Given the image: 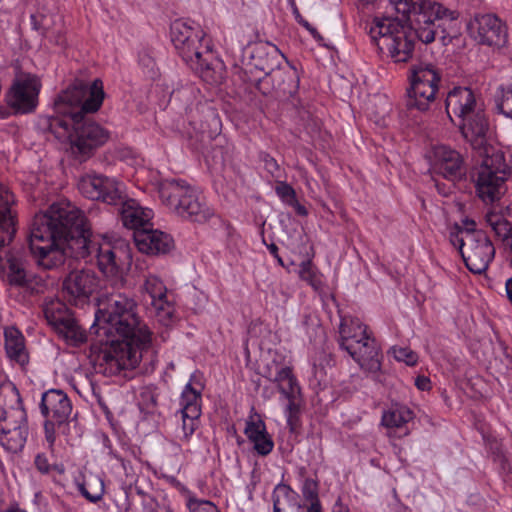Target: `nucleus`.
Listing matches in <instances>:
<instances>
[{
  "instance_id": "obj_34",
  "label": "nucleus",
  "mask_w": 512,
  "mask_h": 512,
  "mask_svg": "<svg viewBox=\"0 0 512 512\" xmlns=\"http://www.w3.org/2000/svg\"><path fill=\"white\" fill-rule=\"evenodd\" d=\"M79 492L91 503L99 502L105 493L103 479L95 474H90L83 482H77Z\"/></svg>"
},
{
  "instance_id": "obj_36",
  "label": "nucleus",
  "mask_w": 512,
  "mask_h": 512,
  "mask_svg": "<svg viewBox=\"0 0 512 512\" xmlns=\"http://www.w3.org/2000/svg\"><path fill=\"white\" fill-rule=\"evenodd\" d=\"M201 399V391L194 388L191 382L187 383L181 394L179 413L201 415Z\"/></svg>"
},
{
  "instance_id": "obj_27",
  "label": "nucleus",
  "mask_w": 512,
  "mask_h": 512,
  "mask_svg": "<svg viewBox=\"0 0 512 512\" xmlns=\"http://www.w3.org/2000/svg\"><path fill=\"white\" fill-rule=\"evenodd\" d=\"M484 141L485 139L481 145L472 144L474 147L479 148V155L482 157L481 163L475 168V171L493 172V174L503 176V178L507 179L510 173V167L506 162L503 151L493 146L484 145Z\"/></svg>"
},
{
  "instance_id": "obj_30",
  "label": "nucleus",
  "mask_w": 512,
  "mask_h": 512,
  "mask_svg": "<svg viewBox=\"0 0 512 512\" xmlns=\"http://www.w3.org/2000/svg\"><path fill=\"white\" fill-rule=\"evenodd\" d=\"M271 82L280 97L291 96L298 89V77L291 69L276 67L271 73Z\"/></svg>"
},
{
  "instance_id": "obj_23",
  "label": "nucleus",
  "mask_w": 512,
  "mask_h": 512,
  "mask_svg": "<svg viewBox=\"0 0 512 512\" xmlns=\"http://www.w3.org/2000/svg\"><path fill=\"white\" fill-rule=\"evenodd\" d=\"M477 25L476 40L479 43L502 47L507 42V29L502 21L495 15L485 14L475 19Z\"/></svg>"
},
{
  "instance_id": "obj_39",
  "label": "nucleus",
  "mask_w": 512,
  "mask_h": 512,
  "mask_svg": "<svg viewBox=\"0 0 512 512\" xmlns=\"http://www.w3.org/2000/svg\"><path fill=\"white\" fill-rule=\"evenodd\" d=\"M138 407L141 412L151 415L155 414L158 409V393L155 388L143 387L137 398Z\"/></svg>"
},
{
  "instance_id": "obj_32",
  "label": "nucleus",
  "mask_w": 512,
  "mask_h": 512,
  "mask_svg": "<svg viewBox=\"0 0 512 512\" xmlns=\"http://www.w3.org/2000/svg\"><path fill=\"white\" fill-rule=\"evenodd\" d=\"M43 314L48 324L56 331L73 317L67 306L57 299L45 302Z\"/></svg>"
},
{
  "instance_id": "obj_22",
  "label": "nucleus",
  "mask_w": 512,
  "mask_h": 512,
  "mask_svg": "<svg viewBox=\"0 0 512 512\" xmlns=\"http://www.w3.org/2000/svg\"><path fill=\"white\" fill-rule=\"evenodd\" d=\"M279 51L269 43L255 44L250 51L249 61L245 64V74L258 72L259 75L270 74L279 66Z\"/></svg>"
},
{
  "instance_id": "obj_8",
  "label": "nucleus",
  "mask_w": 512,
  "mask_h": 512,
  "mask_svg": "<svg viewBox=\"0 0 512 512\" xmlns=\"http://www.w3.org/2000/svg\"><path fill=\"white\" fill-rule=\"evenodd\" d=\"M0 444L9 453L22 451L28 437L27 414L19 390L13 386L0 393Z\"/></svg>"
},
{
  "instance_id": "obj_13",
  "label": "nucleus",
  "mask_w": 512,
  "mask_h": 512,
  "mask_svg": "<svg viewBox=\"0 0 512 512\" xmlns=\"http://www.w3.org/2000/svg\"><path fill=\"white\" fill-rule=\"evenodd\" d=\"M410 87L407 89L406 106L424 112L434 102L441 80L437 69L430 63H418L410 68Z\"/></svg>"
},
{
  "instance_id": "obj_2",
  "label": "nucleus",
  "mask_w": 512,
  "mask_h": 512,
  "mask_svg": "<svg viewBox=\"0 0 512 512\" xmlns=\"http://www.w3.org/2000/svg\"><path fill=\"white\" fill-rule=\"evenodd\" d=\"M95 333L108 338L118 335L122 340L106 341V347L97 356V372L115 376L122 370L134 369L149 347L151 332L137 314L134 299L123 293L102 296L95 314Z\"/></svg>"
},
{
  "instance_id": "obj_4",
  "label": "nucleus",
  "mask_w": 512,
  "mask_h": 512,
  "mask_svg": "<svg viewBox=\"0 0 512 512\" xmlns=\"http://www.w3.org/2000/svg\"><path fill=\"white\" fill-rule=\"evenodd\" d=\"M397 14L406 20L414 33V40L429 44L440 35L445 44L452 38V26L458 18L456 11L449 10L442 4L431 0H389Z\"/></svg>"
},
{
  "instance_id": "obj_54",
  "label": "nucleus",
  "mask_w": 512,
  "mask_h": 512,
  "mask_svg": "<svg viewBox=\"0 0 512 512\" xmlns=\"http://www.w3.org/2000/svg\"><path fill=\"white\" fill-rule=\"evenodd\" d=\"M267 248L269 250V252L275 257V259L277 260V262L281 265V266H284V263H283V260L282 258L279 256L278 254V247L276 244L274 243H271L269 245H267Z\"/></svg>"
},
{
  "instance_id": "obj_56",
  "label": "nucleus",
  "mask_w": 512,
  "mask_h": 512,
  "mask_svg": "<svg viewBox=\"0 0 512 512\" xmlns=\"http://www.w3.org/2000/svg\"><path fill=\"white\" fill-rule=\"evenodd\" d=\"M308 31L316 41L323 40V37L320 35V33L317 31L315 27L312 26Z\"/></svg>"
},
{
  "instance_id": "obj_62",
  "label": "nucleus",
  "mask_w": 512,
  "mask_h": 512,
  "mask_svg": "<svg viewBox=\"0 0 512 512\" xmlns=\"http://www.w3.org/2000/svg\"><path fill=\"white\" fill-rule=\"evenodd\" d=\"M6 512H24V511H21L19 509H10V510H7Z\"/></svg>"
},
{
  "instance_id": "obj_10",
  "label": "nucleus",
  "mask_w": 512,
  "mask_h": 512,
  "mask_svg": "<svg viewBox=\"0 0 512 512\" xmlns=\"http://www.w3.org/2000/svg\"><path fill=\"white\" fill-rule=\"evenodd\" d=\"M339 346L365 371L380 370V352L375 339L367 334V328L357 318H343L339 327Z\"/></svg>"
},
{
  "instance_id": "obj_55",
  "label": "nucleus",
  "mask_w": 512,
  "mask_h": 512,
  "mask_svg": "<svg viewBox=\"0 0 512 512\" xmlns=\"http://www.w3.org/2000/svg\"><path fill=\"white\" fill-rule=\"evenodd\" d=\"M290 206H293L295 209H296V212L299 214V215H302V216H305L307 215V210L306 208L301 205L298 200L296 199V203H291Z\"/></svg>"
},
{
  "instance_id": "obj_12",
  "label": "nucleus",
  "mask_w": 512,
  "mask_h": 512,
  "mask_svg": "<svg viewBox=\"0 0 512 512\" xmlns=\"http://www.w3.org/2000/svg\"><path fill=\"white\" fill-rule=\"evenodd\" d=\"M40 411L44 417L45 439L53 451L57 433L66 434L68 431L72 404L62 390L51 389L43 393Z\"/></svg>"
},
{
  "instance_id": "obj_49",
  "label": "nucleus",
  "mask_w": 512,
  "mask_h": 512,
  "mask_svg": "<svg viewBox=\"0 0 512 512\" xmlns=\"http://www.w3.org/2000/svg\"><path fill=\"white\" fill-rule=\"evenodd\" d=\"M298 395H293V397H285L288 400L287 405V422L289 425H294L295 420L297 419V414L299 412V404L296 402V398Z\"/></svg>"
},
{
  "instance_id": "obj_21",
  "label": "nucleus",
  "mask_w": 512,
  "mask_h": 512,
  "mask_svg": "<svg viewBox=\"0 0 512 512\" xmlns=\"http://www.w3.org/2000/svg\"><path fill=\"white\" fill-rule=\"evenodd\" d=\"M136 247L142 253L148 255H160L168 253L173 247V239L170 235L153 229L152 226L133 232Z\"/></svg>"
},
{
  "instance_id": "obj_43",
  "label": "nucleus",
  "mask_w": 512,
  "mask_h": 512,
  "mask_svg": "<svg viewBox=\"0 0 512 512\" xmlns=\"http://www.w3.org/2000/svg\"><path fill=\"white\" fill-rule=\"evenodd\" d=\"M500 92L497 108L500 113L512 119V84L501 87Z\"/></svg>"
},
{
  "instance_id": "obj_60",
  "label": "nucleus",
  "mask_w": 512,
  "mask_h": 512,
  "mask_svg": "<svg viewBox=\"0 0 512 512\" xmlns=\"http://www.w3.org/2000/svg\"><path fill=\"white\" fill-rule=\"evenodd\" d=\"M151 512H170L169 510H167L166 508L164 507H158L156 509H153L151 510Z\"/></svg>"
},
{
  "instance_id": "obj_6",
  "label": "nucleus",
  "mask_w": 512,
  "mask_h": 512,
  "mask_svg": "<svg viewBox=\"0 0 512 512\" xmlns=\"http://www.w3.org/2000/svg\"><path fill=\"white\" fill-rule=\"evenodd\" d=\"M446 113L471 144L481 145L488 129L484 111L468 87H455L446 97Z\"/></svg>"
},
{
  "instance_id": "obj_3",
  "label": "nucleus",
  "mask_w": 512,
  "mask_h": 512,
  "mask_svg": "<svg viewBox=\"0 0 512 512\" xmlns=\"http://www.w3.org/2000/svg\"><path fill=\"white\" fill-rule=\"evenodd\" d=\"M172 44L183 61L210 84L222 80V63L213 51L211 39L200 25L177 19L170 26Z\"/></svg>"
},
{
  "instance_id": "obj_5",
  "label": "nucleus",
  "mask_w": 512,
  "mask_h": 512,
  "mask_svg": "<svg viewBox=\"0 0 512 512\" xmlns=\"http://www.w3.org/2000/svg\"><path fill=\"white\" fill-rule=\"evenodd\" d=\"M43 131L50 132L62 143L70 144L73 154L89 156L108 139L107 131L86 114H75L72 118L43 117L39 120Z\"/></svg>"
},
{
  "instance_id": "obj_61",
  "label": "nucleus",
  "mask_w": 512,
  "mask_h": 512,
  "mask_svg": "<svg viewBox=\"0 0 512 512\" xmlns=\"http://www.w3.org/2000/svg\"><path fill=\"white\" fill-rule=\"evenodd\" d=\"M64 43H65L64 38L60 36L59 39L57 40V44L63 45Z\"/></svg>"
},
{
  "instance_id": "obj_24",
  "label": "nucleus",
  "mask_w": 512,
  "mask_h": 512,
  "mask_svg": "<svg viewBox=\"0 0 512 512\" xmlns=\"http://www.w3.org/2000/svg\"><path fill=\"white\" fill-rule=\"evenodd\" d=\"M472 178L478 197L486 204H493L499 201L506 193L505 182L507 179L503 178V176L493 174V172L474 170Z\"/></svg>"
},
{
  "instance_id": "obj_18",
  "label": "nucleus",
  "mask_w": 512,
  "mask_h": 512,
  "mask_svg": "<svg viewBox=\"0 0 512 512\" xmlns=\"http://www.w3.org/2000/svg\"><path fill=\"white\" fill-rule=\"evenodd\" d=\"M98 288L99 278L89 269L71 271L62 285L64 297L75 305L85 303Z\"/></svg>"
},
{
  "instance_id": "obj_37",
  "label": "nucleus",
  "mask_w": 512,
  "mask_h": 512,
  "mask_svg": "<svg viewBox=\"0 0 512 512\" xmlns=\"http://www.w3.org/2000/svg\"><path fill=\"white\" fill-rule=\"evenodd\" d=\"M61 335L68 345L78 347L87 341V335L84 329L72 317L68 322L56 331Z\"/></svg>"
},
{
  "instance_id": "obj_1",
  "label": "nucleus",
  "mask_w": 512,
  "mask_h": 512,
  "mask_svg": "<svg viewBox=\"0 0 512 512\" xmlns=\"http://www.w3.org/2000/svg\"><path fill=\"white\" fill-rule=\"evenodd\" d=\"M83 212L69 202L52 204L45 214L35 215L29 235V248L37 265L52 270L64 264L67 256L83 259L97 252V264L106 277L121 278L126 252L103 243L96 247Z\"/></svg>"
},
{
  "instance_id": "obj_26",
  "label": "nucleus",
  "mask_w": 512,
  "mask_h": 512,
  "mask_svg": "<svg viewBox=\"0 0 512 512\" xmlns=\"http://www.w3.org/2000/svg\"><path fill=\"white\" fill-rule=\"evenodd\" d=\"M14 203V194L7 186L0 184V245L9 244L16 232L15 213L12 209Z\"/></svg>"
},
{
  "instance_id": "obj_19",
  "label": "nucleus",
  "mask_w": 512,
  "mask_h": 512,
  "mask_svg": "<svg viewBox=\"0 0 512 512\" xmlns=\"http://www.w3.org/2000/svg\"><path fill=\"white\" fill-rule=\"evenodd\" d=\"M4 246L0 245V278L10 286L25 287L29 279L24 250L5 251Z\"/></svg>"
},
{
  "instance_id": "obj_57",
  "label": "nucleus",
  "mask_w": 512,
  "mask_h": 512,
  "mask_svg": "<svg viewBox=\"0 0 512 512\" xmlns=\"http://www.w3.org/2000/svg\"><path fill=\"white\" fill-rule=\"evenodd\" d=\"M298 475L299 477L302 479V481L305 479V478H308L307 477V469L302 466V467H299L298 469Z\"/></svg>"
},
{
  "instance_id": "obj_35",
  "label": "nucleus",
  "mask_w": 512,
  "mask_h": 512,
  "mask_svg": "<svg viewBox=\"0 0 512 512\" xmlns=\"http://www.w3.org/2000/svg\"><path fill=\"white\" fill-rule=\"evenodd\" d=\"M413 416L408 407L395 405L383 413L381 422L387 428H402L413 419Z\"/></svg>"
},
{
  "instance_id": "obj_16",
  "label": "nucleus",
  "mask_w": 512,
  "mask_h": 512,
  "mask_svg": "<svg viewBox=\"0 0 512 512\" xmlns=\"http://www.w3.org/2000/svg\"><path fill=\"white\" fill-rule=\"evenodd\" d=\"M433 174L455 182L464 175V161L461 154L445 145L434 146L427 154Z\"/></svg>"
},
{
  "instance_id": "obj_58",
  "label": "nucleus",
  "mask_w": 512,
  "mask_h": 512,
  "mask_svg": "<svg viewBox=\"0 0 512 512\" xmlns=\"http://www.w3.org/2000/svg\"><path fill=\"white\" fill-rule=\"evenodd\" d=\"M293 14L298 23H300L304 19L296 7H294L293 9Z\"/></svg>"
},
{
  "instance_id": "obj_15",
  "label": "nucleus",
  "mask_w": 512,
  "mask_h": 512,
  "mask_svg": "<svg viewBox=\"0 0 512 512\" xmlns=\"http://www.w3.org/2000/svg\"><path fill=\"white\" fill-rule=\"evenodd\" d=\"M41 86V81L36 75L18 76L6 95L7 104L18 114L33 112L38 105Z\"/></svg>"
},
{
  "instance_id": "obj_14",
  "label": "nucleus",
  "mask_w": 512,
  "mask_h": 512,
  "mask_svg": "<svg viewBox=\"0 0 512 512\" xmlns=\"http://www.w3.org/2000/svg\"><path fill=\"white\" fill-rule=\"evenodd\" d=\"M79 192L88 199L117 204L124 198L125 185L115 178L100 174H87L78 181Z\"/></svg>"
},
{
  "instance_id": "obj_40",
  "label": "nucleus",
  "mask_w": 512,
  "mask_h": 512,
  "mask_svg": "<svg viewBox=\"0 0 512 512\" xmlns=\"http://www.w3.org/2000/svg\"><path fill=\"white\" fill-rule=\"evenodd\" d=\"M181 418V430L178 435L179 439L188 442L195 430L199 426L200 415H192L191 413H179Z\"/></svg>"
},
{
  "instance_id": "obj_9",
  "label": "nucleus",
  "mask_w": 512,
  "mask_h": 512,
  "mask_svg": "<svg viewBox=\"0 0 512 512\" xmlns=\"http://www.w3.org/2000/svg\"><path fill=\"white\" fill-rule=\"evenodd\" d=\"M158 192L162 202L184 219L203 223L213 214L199 193L184 180H162Z\"/></svg>"
},
{
  "instance_id": "obj_20",
  "label": "nucleus",
  "mask_w": 512,
  "mask_h": 512,
  "mask_svg": "<svg viewBox=\"0 0 512 512\" xmlns=\"http://www.w3.org/2000/svg\"><path fill=\"white\" fill-rule=\"evenodd\" d=\"M144 290L151 298V306L158 321L169 325L174 315V307L167 300V288L156 275H148L144 282Z\"/></svg>"
},
{
  "instance_id": "obj_51",
  "label": "nucleus",
  "mask_w": 512,
  "mask_h": 512,
  "mask_svg": "<svg viewBox=\"0 0 512 512\" xmlns=\"http://www.w3.org/2000/svg\"><path fill=\"white\" fill-rule=\"evenodd\" d=\"M415 386L421 391H428L431 389V381L428 377L420 375L415 379Z\"/></svg>"
},
{
  "instance_id": "obj_41",
  "label": "nucleus",
  "mask_w": 512,
  "mask_h": 512,
  "mask_svg": "<svg viewBox=\"0 0 512 512\" xmlns=\"http://www.w3.org/2000/svg\"><path fill=\"white\" fill-rule=\"evenodd\" d=\"M34 465L37 471L44 475L49 474L51 471H56L60 475L65 473V466L62 463L50 464L45 453H38L35 456Z\"/></svg>"
},
{
  "instance_id": "obj_46",
  "label": "nucleus",
  "mask_w": 512,
  "mask_h": 512,
  "mask_svg": "<svg viewBox=\"0 0 512 512\" xmlns=\"http://www.w3.org/2000/svg\"><path fill=\"white\" fill-rule=\"evenodd\" d=\"M276 194L280 197V199L290 205L291 203H296V193L295 190L287 183L280 182L275 188Z\"/></svg>"
},
{
  "instance_id": "obj_17",
  "label": "nucleus",
  "mask_w": 512,
  "mask_h": 512,
  "mask_svg": "<svg viewBox=\"0 0 512 512\" xmlns=\"http://www.w3.org/2000/svg\"><path fill=\"white\" fill-rule=\"evenodd\" d=\"M466 267L474 274L484 273L495 256V248L485 232L474 233L466 240V249L462 251Z\"/></svg>"
},
{
  "instance_id": "obj_29",
  "label": "nucleus",
  "mask_w": 512,
  "mask_h": 512,
  "mask_svg": "<svg viewBox=\"0 0 512 512\" xmlns=\"http://www.w3.org/2000/svg\"><path fill=\"white\" fill-rule=\"evenodd\" d=\"M5 351L11 361L24 366L29 362V355L25 347L23 334L15 327L4 330Z\"/></svg>"
},
{
  "instance_id": "obj_11",
  "label": "nucleus",
  "mask_w": 512,
  "mask_h": 512,
  "mask_svg": "<svg viewBox=\"0 0 512 512\" xmlns=\"http://www.w3.org/2000/svg\"><path fill=\"white\" fill-rule=\"evenodd\" d=\"M104 100V90L99 79L88 85L82 80H75L55 99L54 117L72 118L75 114L83 115L99 110Z\"/></svg>"
},
{
  "instance_id": "obj_38",
  "label": "nucleus",
  "mask_w": 512,
  "mask_h": 512,
  "mask_svg": "<svg viewBox=\"0 0 512 512\" xmlns=\"http://www.w3.org/2000/svg\"><path fill=\"white\" fill-rule=\"evenodd\" d=\"M301 493L304 501L307 502V512H322L317 479L305 478L302 481Z\"/></svg>"
},
{
  "instance_id": "obj_7",
  "label": "nucleus",
  "mask_w": 512,
  "mask_h": 512,
  "mask_svg": "<svg viewBox=\"0 0 512 512\" xmlns=\"http://www.w3.org/2000/svg\"><path fill=\"white\" fill-rule=\"evenodd\" d=\"M379 52L394 63L408 62L414 53V33L409 24L398 18H375L369 30Z\"/></svg>"
},
{
  "instance_id": "obj_50",
  "label": "nucleus",
  "mask_w": 512,
  "mask_h": 512,
  "mask_svg": "<svg viewBox=\"0 0 512 512\" xmlns=\"http://www.w3.org/2000/svg\"><path fill=\"white\" fill-rule=\"evenodd\" d=\"M290 492H293V490L288 485L280 484L275 488L273 493V512L282 511L279 494L282 493L283 495L288 496Z\"/></svg>"
},
{
  "instance_id": "obj_59",
  "label": "nucleus",
  "mask_w": 512,
  "mask_h": 512,
  "mask_svg": "<svg viewBox=\"0 0 512 512\" xmlns=\"http://www.w3.org/2000/svg\"><path fill=\"white\" fill-rule=\"evenodd\" d=\"M307 31L312 27V25L305 19H303L300 23Z\"/></svg>"
},
{
  "instance_id": "obj_47",
  "label": "nucleus",
  "mask_w": 512,
  "mask_h": 512,
  "mask_svg": "<svg viewBox=\"0 0 512 512\" xmlns=\"http://www.w3.org/2000/svg\"><path fill=\"white\" fill-rule=\"evenodd\" d=\"M188 508L190 512H220L216 505L206 500H189Z\"/></svg>"
},
{
  "instance_id": "obj_45",
  "label": "nucleus",
  "mask_w": 512,
  "mask_h": 512,
  "mask_svg": "<svg viewBox=\"0 0 512 512\" xmlns=\"http://www.w3.org/2000/svg\"><path fill=\"white\" fill-rule=\"evenodd\" d=\"M393 355L397 361H402L408 366H414L418 361V355L407 347H393Z\"/></svg>"
},
{
  "instance_id": "obj_44",
  "label": "nucleus",
  "mask_w": 512,
  "mask_h": 512,
  "mask_svg": "<svg viewBox=\"0 0 512 512\" xmlns=\"http://www.w3.org/2000/svg\"><path fill=\"white\" fill-rule=\"evenodd\" d=\"M271 80L270 74L257 75L254 78H249V81L253 83L256 89L263 95H269L275 91Z\"/></svg>"
},
{
  "instance_id": "obj_25",
  "label": "nucleus",
  "mask_w": 512,
  "mask_h": 512,
  "mask_svg": "<svg viewBox=\"0 0 512 512\" xmlns=\"http://www.w3.org/2000/svg\"><path fill=\"white\" fill-rule=\"evenodd\" d=\"M113 206L118 207L123 225L134 232L152 226V210L141 207L134 199H129L125 192L122 201Z\"/></svg>"
},
{
  "instance_id": "obj_48",
  "label": "nucleus",
  "mask_w": 512,
  "mask_h": 512,
  "mask_svg": "<svg viewBox=\"0 0 512 512\" xmlns=\"http://www.w3.org/2000/svg\"><path fill=\"white\" fill-rule=\"evenodd\" d=\"M473 232H463L460 228L456 232L450 233V242L459 249L460 254L466 249V240L468 236H473Z\"/></svg>"
},
{
  "instance_id": "obj_28",
  "label": "nucleus",
  "mask_w": 512,
  "mask_h": 512,
  "mask_svg": "<svg viewBox=\"0 0 512 512\" xmlns=\"http://www.w3.org/2000/svg\"><path fill=\"white\" fill-rule=\"evenodd\" d=\"M244 434L253 444V449L260 456H267L274 448V442L266 430V425L261 419L250 418L246 421Z\"/></svg>"
},
{
  "instance_id": "obj_33",
  "label": "nucleus",
  "mask_w": 512,
  "mask_h": 512,
  "mask_svg": "<svg viewBox=\"0 0 512 512\" xmlns=\"http://www.w3.org/2000/svg\"><path fill=\"white\" fill-rule=\"evenodd\" d=\"M485 219L494 231L496 237L512 252V224L501 215L494 212H488Z\"/></svg>"
},
{
  "instance_id": "obj_42",
  "label": "nucleus",
  "mask_w": 512,
  "mask_h": 512,
  "mask_svg": "<svg viewBox=\"0 0 512 512\" xmlns=\"http://www.w3.org/2000/svg\"><path fill=\"white\" fill-rule=\"evenodd\" d=\"M299 277L314 288H318L321 285L320 277L313 268L311 260L303 261L300 264Z\"/></svg>"
},
{
  "instance_id": "obj_53",
  "label": "nucleus",
  "mask_w": 512,
  "mask_h": 512,
  "mask_svg": "<svg viewBox=\"0 0 512 512\" xmlns=\"http://www.w3.org/2000/svg\"><path fill=\"white\" fill-rule=\"evenodd\" d=\"M265 165L268 171L274 176L276 172L279 170V166L275 159L269 158L265 160Z\"/></svg>"
},
{
  "instance_id": "obj_31",
  "label": "nucleus",
  "mask_w": 512,
  "mask_h": 512,
  "mask_svg": "<svg viewBox=\"0 0 512 512\" xmlns=\"http://www.w3.org/2000/svg\"><path fill=\"white\" fill-rule=\"evenodd\" d=\"M264 376L277 383L278 389L284 397H293L300 393L297 380L288 366L279 368L274 375L271 370H268Z\"/></svg>"
},
{
  "instance_id": "obj_52",
  "label": "nucleus",
  "mask_w": 512,
  "mask_h": 512,
  "mask_svg": "<svg viewBox=\"0 0 512 512\" xmlns=\"http://www.w3.org/2000/svg\"><path fill=\"white\" fill-rule=\"evenodd\" d=\"M460 229L463 232H473V233L483 232L482 230L476 229V223L474 220H471V219L464 220L463 227H461Z\"/></svg>"
}]
</instances>
